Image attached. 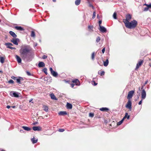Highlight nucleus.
<instances>
[{
  "label": "nucleus",
  "mask_w": 151,
  "mask_h": 151,
  "mask_svg": "<svg viewBox=\"0 0 151 151\" xmlns=\"http://www.w3.org/2000/svg\"><path fill=\"white\" fill-rule=\"evenodd\" d=\"M31 47L28 45H25L22 47L20 53L22 60L25 62H29L33 59L34 54L31 52Z\"/></svg>",
  "instance_id": "obj_1"
},
{
  "label": "nucleus",
  "mask_w": 151,
  "mask_h": 151,
  "mask_svg": "<svg viewBox=\"0 0 151 151\" xmlns=\"http://www.w3.org/2000/svg\"><path fill=\"white\" fill-rule=\"evenodd\" d=\"M137 21L135 20H134L131 22H128L127 23H125L126 27L130 29H134L137 26Z\"/></svg>",
  "instance_id": "obj_2"
},
{
  "label": "nucleus",
  "mask_w": 151,
  "mask_h": 151,
  "mask_svg": "<svg viewBox=\"0 0 151 151\" xmlns=\"http://www.w3.org/2000/svg\"><path fill=\"white\" fill-rule=\"evenodd\" d=\"M125 17L126 19L123 20V22L124 24L125 23H127L129 22L132 18V15L129 14H126Z\"/></svg>",
  "instance_id": "obj_3"
},
{
  "label": "nucleus",
  "mask_w": 151,
  "mask_h": 151,
  "mask_svg": "<svg viewBox=\"0 0 151 151\" xmlns=\"http://www.w3.org/2000/svg\"><path fill=\"white\" fill-rule=\"evenodd\" d=\"M10 95L12 97L18 98L19 97V93L17 92L11 91L10 93Z\"/></svg>",
  "instance_id": "obj_4"
},
{
  "label": "nucleus",
  "mask_w": 151,
  "mask_h": 151,
  "mask_svg": "<svg viewBox=\"0 0 151 151\" xmlns=\"http://www.w3.org/2000/svg\"><path fill=\"white\" fill-rule=\"evenodd\" d=\"M134 93V91L133 90L131 91L128 92L127 98L128 100H130L133 96V95Z\"/></svg>",
  "instance_id": "obj_5"
},
{
  "label": "nucleus",
  "mask_w": 151,
  "mask_h": 151,
  "mask_svg": "<svg viewBox=\"0 0 151 151\" xmlns=\"http://www.w3.org/2000/svg\"><path fill=\"white\" fill-rule=\"evenodd\" d=\"M126 107L129 109L130 111L132 109V103L130 100H128V102L126 105Z\"/></svg>",
  "instance_id": "obj_6"
},
{
  "label": "nucleus",
  "mask_w": 151,
  "mask_h": 151,
  "mask_svg": "<svg viewBox=\"0 0 151 151\" xmlns=\"http://www.w3.org/2000/svg\"><path fill=\"white\" fill-rule=\"evenodd\" d=\"M19 40L18 38H13L12 40H11V42L13 43L15 45H18V42H19Z\"/></svg>",
  "instance_id": "obj_7"
},
{
  "label": "nucleus",
  "mask_w": 151,
  "mask_h": 151,
  "mask_svg": "<svg viewBox=\"0 0 151 151\" xmlns=\"http://www.w3.org/2000/svg\"><path fill=\"white\" fill-rule=\"evenodd\" d=\"M146 96V91L145 89H143L141 92V98L142 99H145Z\"/></svg>",
  "instance_id": "obj_8"
},
{
  "label": "nucleus",
  "mask_w": 151,
  "mask_h": 151,
  "mask_svg": "<svg viewBox=\"0 0 151 151\" xmlns=\"http://www.w3.org/2000/svg\"><path fill=\"white\" fill-rule=\"evenodd\" d=\"M143 62V60H140V61H139L138 63L137 64L135 69H137L139 67L142 65Z\"/></svg>",
  "instance_id": "obj_9"
},
{
  "label": "nucleus",
  "mask_w": 151,
  "mask_h": 151,
  "mask_svg": "<svg viewBox=\"0 0 151 151\" xmlns=\"http://www.w3.org/2000/svg\"><path fill=\"white\" fill-rule=\"evenodd\" d=\"M100 27V28L99 29V30L102 32H106V29L103 26H101Z\"/></svg>",
  "instance_id": "obj_10"
},
{
  "label": "nucleus",
  "mask_w": 151,
  "mask_h": 151,
  "mask_svg": "<svg viewBox=\"0 0 151 151\" xmlns=\"http://www.w3.org/2000/svg\"><path fill=\"white\" fill-rule=\"evenodd\" d=\"M14 28L17 30L21 31L24 30L23 28L21 26H15Z\"/></svg>",
  "instance_id": "obj_11"
},
{
  "label": "nucleus",
  "mask_w": 151,
  "mask_h": 151,
  "mask_svg": "<svg viewBox=\"0 0 151 151\" xmlns=\"http://www.w3.org/2000/svg\"><path fill=\"white\" fill-rule=\"evenodd\" d=\"M15 58L18 63H21L22 60L21 58L19 56L16 55L15 56Z\"/></svg>",
  "instance_id": "obj_12"
},
{
  "label": "nucleus",
  "mask_w": 151,
  "mask_h": 151,
  "mask_svg": "<svg viewBox=\"0 0 151 151\" xmlns=\"http://www.w3.org/2000/svg\"><path fill=\"white\" fill-rule=\"evenodd\" d=\"M32 129L34 131H40L41 130V127H33Z\"/></svg>",
  "instance_id": "obj_13"
},
{
  "label": "nucleus",
  "mask_w": 151,
  "mask_h": 151,
  "mask_svg": "<svg viewBox=\"0 0 151 151\" xmlns=\"http://www.w3.org/2000/svg\"><path fill=\"white\" fill-rule=\"evenodd\" d=\"M38 66L40 68L44 67L45 66V64L44 62H40L39 63Z\"/></svg>",
  "instance_id": "obj_14"
},
{
  "label": "nucleus",
  "mask_w": 151,
  "mask_h": 151,
  "mask_svg": "<svg viewBox=\"0 0 151 151\" xmlns=\"http://www.w3.org/2000/svg\"><path fill=\"white\" fill-rule=\"evenodd\" d=\"M9 33L14 38H16L17 37V35L15 34V33L12 31H9Z\"/></svg>",
  "instance_id": "obj_15"
},
{
  "label": "nucleus",
  "mask_w": 151,
  "mask_h": 151,
  "mask_svg": "<svg viewBox=\"0 0 151 151\" xmlns=\"http://www.w3.org/2000/svg\"><path fill=\"white\" fill-rule=\"evenodd\" d=\"M23 78L21 77H19L18 78H17L16 79L17 82L19 84H21L20 81H23Z\"/></svg>",
  "instance_id": "obj_16"
},
{
  "label": "nucleus",
  "mask_w": 151,
  "mask_h": 151,
  "mask_svg": "<svg viewBox=\"0 0 151 151\" xmlns=\"http://www.w3.org/2000/svg\"><path fill=\"white\" fill-rule=\"evenodd\" d=\"M5 45H6L7 46V47L8 48H10V47H11V46H12L13 45L12 44L10 43H6L5 44Z\"/></svg>",
  "instance_id": "obj_17"
},
{
  "label": "nucleus",
  "mask_w": 151,
  "mask_h": 151,
  "mask_svg": "<svg viewBox=\"0 0 151 151\" xmlns=\"http://www.w3.org/2000/svg\"><path fill=\"white\" fill-rule=\"evenodd\" d=\"M67 108L68 109H71L72 108V104L69 103H67Z\"/></svg>",
  "instance_id": "obj_18"
},
{
  "label": "nucleus",
  "mask_w": 151,
  "mask_h": 151,
  "mask_svg": "<svg viewBox=\"0 0 151 151\" xmlns=\"http://www.w3.org/2000/svg\"><path fill=\"white\" fill-rule=\"evenodd\" d=\"M51 74L54 77H56L58 76V73L56 72L53 71L51 73Z\"/></svg>",
  "instance_id": "obj_19"
},
{
  "label": "nucleus",
  "mask_w": 151,
  "mask_h": 151,
  "mask_svg": "<svg viewBox=\"0 0 151 151\" xmlns=\"http://www.w3.org/2000/svg\"><path fill=\"white\" fill-rule=\"evenodd\" d=\"M50 97L51 99L55 100H57V98L55 97V95L53 93H51L50 94Z\"/></svg>",
  "instance_id": "obj_20"
},
{
  "label": "nucleus",
  "mask_w": 151,
  "mask_h": 151,
  "mask_svg": "<svg viewBox=\"0 0 151 151\" xmlns=\"http://www.w3.org/2000/svg\"><path fill=\"white\" fill-rule=\"evenodd\" d=\"M22 128L24 130L27 131H30L31 129V128L26 126H22Z\"/></svg>",
  "instance_id": "obj_21"
},
{
  "label": "nucleus",
  "mask_w": 151,
  "mask_h": 151,
  "mask_svg": "<svg viewBox=\"0 0 151 151\" xmlns=\"http://www.w3.org/2000/svg\"><path fill=\"white\" fill-rule=\"evenodd\" d=\"M59 114L61 115H63L67 114V113L66 111H61L59 113Z\"/></svg>",
  "instance_id": "obj_22"
},
{
  "label": "nucleus",
  "mask_w": 151,
  "mask_h": 151,
  "mask_svg": "<svg viewBox=\"0 0 151 151\" xmlns=\"http://www.w3.org/2000/svg\"><path fill=\"white\" fill-rule=\"evenodd\" d=\"M100 110L102 111H106L109 110V109L106 107H102L100 109Z\"/></svg>",
  "instance_id": "obj_23"
},
{
  "label": "nucleus",
  "mask_w": 151,
  "mask_h": 151,
  "mask_svg": "<svg viewBox=\"0 0 151 151\" xmlns=\"http://www.w3.org/2000/svg\"><path fill=\"white\" fill-rule=\"evenodd\" d=\"M81 2V0H76L75 1V4L76 5L78 6L79 5Z\"/></svg>",
  "instance_id": "obj_24"
},
{
  "label": "nucleus",
  "mask_w": 151,
  "mask_h": 151,
  "mask_svg": "<svg viewBox=\"0 0 151 151\" xmlns=\"http://www.w3.org/2000/svg\"><path fill=\"white\" fill-rule=\"evenodd\" d=\"M109 63V60L108 59H107L104 62V65L105 66H107Z\"/></svg>",
  "instance_id": "obj_25"
},
{
  "label": "nucleus",
  "mask_w": 151,
  "mask_h": 151,
  "mask_svg": "<svg viewBox=\"0 0 151 151\" xmlns=\"http://www.w3.org/2000/svg\"><path fill=\"white\" fill-rule=\"evenodd\" d=\"M43 108L44 110L46 112H47L48 111V107L47 106H43Z\"/></svg>",
  "instance_id": "obj_26"
},
{
  "label": "nucleus",
  "mask_w": 151,
  "mask_h": 151,
  "mask_svg": "<svg viewBox=\"0 0 151 151\" xmlns=\"http://www.w3.org/2000/svg\"><path fill=\"white\" fill-rule=\"evenodd\" d=\"M105 72L104 71H99L98 72L99 74L101 76H103L104 75Z\"/></svg>",
  "instance_id": "obj_27"
},
{
  "label": "nucleus",
  "mask_w": 151,
  "mask_h": 151,
  "mask_svg": "<svg viewBox=\"0 0 151 151\" xmlns=\"http://www.w3.org/2000/svg\"><path fill=\"white\" fill-rule=\"evenodd\" d=\"M31 141L32 142L33 144L35 143H37V142L38 140L37 139H36L35 140L34 139V137L33 138H32L31 139Z\"/></svg>",
  "instance_id": "obj_28"
},
{
  "label": "nucleus",
  "mask_w": 151,
  "mask_h": 151,
  "mask_svg": "<svg viewBox=\"0 0 151 151\" xmlns=\"http://www.w3.org/2000/svg\"><path fill=\"white\" fill-rule=\"evenodd\" d=\"M4 58L3 57H0V61L1 63H3L4 62Z\"/></svg>",
  "instance_id": "obj_29"
},
{
  "label": "nucleus",
  "mask_w": 151,
  "mask_h": 151,
  "mask_svg": "<svg viewBox=\"0 0 151 151\" xmlns=\"http://www.w3.org/2000/svg\"><path fill=\"white\" fill-rule=\"evenodd\" d=\"M129 116L128 115V114L127 113H126L125 114V115L124 117L123 118L124 119L126 118H127L128 119H129Z\"/></svg>",
  "instance_id": "obj_30"
},
{
  "label": "nucleus",
  "mask_w": 151,
  "mask_h": 151,
  "mask_svg": "<svg viewBox=\"0 0 151 151\" xmlns=\"http://www.w3.org/2000/svg\"><path fill=\"white\" fill-rule=\"evenodd\" d=\"M43 71L45 73V74H47V69L46 68H45L43 69Z\"/></svg>",
  "instance_id": "obj_31"
},
{
  "label": "nucleus",
  "mask_w": 151,
  "mask_h": 151,
  "mask_svg": "<svg viewBox=\"0 0 151 151\" xmlns=\"http://www.w3.org/2000/svg\"><path fill=\"white\" fill-rule=\"evenodd\" d=\"M73 82L77 84L78 83H79V80L77 79H76L73 81Z\"/></svg>",
  "instance_id": "obj_32"
},
{
  "label": "nucleus",
  "mask_w": 151,
  "mask_h": 151,
  "mask_svg": "<svg viewBox=\"0 0 151 151\" xmlns=\"http://www.w3.org/2000/svg\"><path fill=\"white\" fill-rule=\"evenodd\" d=\"M124 120V118H123L121 120L119 121L117 123V124L118 125H120L122 123Z\"/></svg>",
  "instance_id": "obj_33"
},
{
  "label": "nucleus",
  "mask_w": 151,
  "mask_h": 151,
  "mask_svg": "<svg viewBox=\"0 0 151 151\" xmlns=\"http://www.w3.org/2000/svg\"><path fill=\"white\" fill-rule=\"evenodd\" d=\"M94 57H95V52H93L91 55V59H92L93 60L94 59Z\"/></svg>",
  "instance_id": "obj_34"
},
{
  "label": "nucleus",
  "mask_w": 151,
  "mask_h": 151,
  "mask_svg": "<svg viewBox=\"0 0 151 151\" xmlns=\"http://www.w3.org/2000/svg\"><path fill=\"white\" fill-rule=\"evenodd\" d=\"M31 36L32 37H35V32L33 31H32L31 32Z\"/></svg>",
  "instance_id": "obj_35"
},
{
  "label": "nucleus",
  "mask_w": 151,
  "mask_h": 151,
  "mask_svg": "<svg viewBox=\"0 0 151 151\" xmlns=\"http://www.w3.org/2000/svg\"><path fill=\"white\" fill-rule=\"evenodd\" d=\"M113 17L115 19H117L116 17V12H114L113 15Z\"/></svg>",
  "instance_id": "obj_36"
},
{
  "label": "nucleus",
  "mask_w": 151,
  "mask_h": 151,
  "mask_svg": "<svg viewBox=\"0 0 151 151\" xmlns=\"http://www.w3.org/2000/svg\"><path fill=\"white\" fill-rule=\"evenodd\" d=\"M149 9V8L148 6V5H147V6L146 7H145L144 8V9L143 10V11H147Z\"/></svg>",
  "instance_id": "obj_37"
},
{
  "label": "nucleus",
  "mask_w": 151,
  "mask_h": 151,
  "mask_svg": "<svg viewBox=\"0 0 151 151\" xmlns=\"http://www.w3.org/2000/svg\"><path fill=\"white\" fill-rule=\"evenodd\" d=\"M100 40V38L99 37H97L96 40V41L98 42H99Z\"/></svg>",
  "instance_id": "obj_38"
},
{
  "label": "nucleus",
  "mask_w": 151,
  "mask_h": 151,
  "mask_svg": "<svg viewBox=\"0 0 151 151\" xmlns=\"http://www.w3.org/2000/svg\"><path fill=\"white\" fill-rule=\"evenodd\" d=\"M93 27L92 26H90V25H89L88 26V29L91 30H92V31H93Z\"/></svg>",
  "instance_id": "obj_39"
},
{
  "label": "nucleus",
  "mask_w": 151,
  "mask_h": 151,
  "mask_svg": "<svg viewBox=\"0 0 151 151\" xmlns=\"http://www.w3.org/2000/svg\"><path fill=\"white\" fill-rule=\"evenodd\" d=\"M94 116V114L93 113H90L89 114V116L91 117H93Z\"/></svg>",
  "instance_id": "obj_40"
},
{
  "label": "nucleus",
  "mask_w": 151,
  "mask_h": 151,
  "mask_svg": "<svg viewBox=\"0 0 151 151\" xmlns=\"http://www.w3.org/2000/svg\"><path fill=\"white\" fill-rule=\"evenodd\" d=\"M26 73L27 75L28 76H33V75L31 73H30L29 72V71H27Z\"/></svg>",
  "instance_id": "obj_41"
},
{
  "label": "nucleus",
  "mask_w": 151,
  "mask_h": 151,
  "mask_svg": "<svg viewBox=\"0 0 151 151\" xmlns=\"http://www.w3.org/2000/svg\"><path fill=\"white\" fill-rule=\"evenodd\" d=\"M96 12L94 11L93 12V16H92V18L93 19H94L95 17H96Z\"/></svg>",
  "instance_id": "obj_42"
},
{
  "label": "nucleus",
  "mask_w": 151,
  "mask_h": 151,
  "mask_svg": "<svg viewBox=\"0 0 151 151\" xmlns=\"http://www.w3.org/2000/svg\"><path fill=\"white\" fill-rule=\"evenodd\" d=\"M8 83H13L14 82L12 80L10 79L8 81Z\"/></svg>",
  "instance_id": "obj_43"
},
{
  "label": "nucleus",
  "mask_w": 151,
  "mask_h": 151,
  "mask_svg": "<svg viewBox=\"0 0 151 151\" xmlns=\"http://www.w3.org/2000/svg\"><path fill=\"white\" fill-rule=\"evenodd\" d=\"M64 129H59L58 130L59 132H63L64 131Z\"/></svg>",
  "instance_id": "obj_44"
},
{
  "label": "nucleus",
  "mask_w": 151,
  "mask_h": 151,
  "mask_svg": "<svg viewBox=\"0 0 151 151\" xmlns=\"http://www.w3.org/2000/svg\"><path fill=\"white\" fill-rule=\"evenodd\" d=\"M11 78L13 79L14 80H16V79H17V77H15L14 76H12V77H11Z\"/></svg>",
  "instance_id": "obj_45"
},
{
  "label": "nucleus",
  "mask_w": 151,
  "mask_h": 151,
  "mask_svg": "<svg viewBox=\"0 0 151 151\" xmlns=\"http://www.w3.org/2000/svg\"><path fill=\"white\" fill-rule=\"evenodd\" d=\"M89 6L90 7H91L93 9H94V7L92 4H90Z\"/></svg>",
  "instance_id": "obj_46"
},
{
  "label": "nucleus",
  "mask_w": 151,
  "mask_h": 151,
  "mask_svg": "<svg viewBox=\"0 0 151 151\" xmlns=\"http://www.w3.org/2000/svg\"><path fill=\"white\" fill-rule=\"evenodd\" d=\"M101 23H102V21L101 20H99V27L101 26Z\"/></svg>",
  "instance_id": "obj_47"
},
{
  "label": "nucleus",
  "mask_w": 151,
  "mask_h": 151,
  "mask_svg": "<svg viewBox=\"0 0 151 151\" xmlns=\"http://www.w3.org/2000/svg\"><path fill=\"white\" fill-rule=\"evenodd\" d=\"M105 47H104L102 50V52L104 54V53L105 51Z\"/></svg>",
  "instance_id": "obj_48"
},
{
  "label": "nucleus",
  "mask_w": 151,
  "mask_h": 151,
  "mask_svg": "<svg viewBox=\"0 0 151 151\" xmlns=\"http://www.w3.org/2000/svg\"><path fill=\"white\" fill-rule=\"evenodd\" d=\"M47 56L45 55H44L43 56H42V58L43 59H46V58H47Z\"/></svg>",
  "instance_id": "obj_49"
},
{
  "label": "nucleus",
  "mask_w": 151,
  "mask_h": 151,
  "mask_svg": "<svg viewBox=\"0 0 151 151\" xmlns=\"http://www.w3.org/2000/svg\"><path fill=\"white\" fill-rule=\"evenodd\" d=\"M50 71L51 73L54 70H53L52 68V67L50 68Z\"/></svg>",
  "instance_id": "obj_50"
},
{
  "label": "nucleus",
  "mask_w": 151,
  "mask_h": 151,
  "mask_svg": "<svg viewBox=\"0 0 151 151\" xmlns=\"http://www.w3.org/2000/svg\"><path fill=\"white\" fill-rule=\"evenodd\" d=\"M143 99H142L140 101H139V102L138 103V104L139 105H141V104H142V100Z\"/></svg>",
  "instance_id": "obj_51"
},
{
  "label": "nucleus",
  "mask_w": 151,
  "mask_h": 151,
  "mask_svg": "<svg viewBox=\"0 0 151 151\" xmlns=\"http://www.w3.org/2000/svg\"><path fill=\"white\" fill-rule=\"evenodd\" d=\"M97 18L98 19H100V17L99 16V14H97Z\"/></svg>",
  "instance_id": "obj_52"
},
{
  "label": "nucleus",
  "mask_w": 151,
  "mask_h": 151,
  "mask_svg": "<svg viewBox=\"0 0 151 151\" xmlns=\"http://www.w3.org/2000/svg\"><path fill=\"white\" fill-rule=\"evenodd\" d=\"M71 86L73 88L75 86V84L74 83H72L71 84Z\"/></svg>",
  "instance_id": "obj_53"
},
{
  "label": "nucleus",
  "mask_w": 151,
  "mask_h": 151,
  "mask_svg": "<svg viewBox=\"0 0 151 151\" xmlns=\"http://www.w3.org/2000/svg\"><path fill=\"white\" fill-rule=\"evenodd\" d=\"M10 49L12 50V49H15L16 48L15 47H11L10 48Z\"/></svg>",
  "instance_id": "obj_54"
},
{
  "label": "nucleus",
  "mask_w": 151,
  "mask_h": 151,
  "mask_svg": "<svg viewBox=\"0 0 151 151\" xmlns=\"http://www.w3.org/2000/svg\"><path fill=\"white\" fill-rule=\"evenodd\" d=\"M148 82V81H146L144 83V86Z\"/></svg>",
  "instance_id": "obj_55"
},
{
  "label": "nucleus",
  "mask_w": 151,
  "mask_h": 151,
  "mask_svg": "<svg viewBox=\"0 0 151 151\" xmlns=\"http://www.w3.org/2000/svg\"><path fill=\"white\" fill-rule=\"evenodd\" d=\"M38 122H35L33 124V125H35V124H37Z\"/></svg>",
  "instance_id": "obj_56"
},
{
  "label": "nucleus",
  "mask_w": 151,
  "mask_h": 151,
  "mask_svg": "<svg viewBox=\"0 0 151 151\" xmlns=\"http://www.w3.org/2000/svg\"><path fill=\"white\" fill-rule=\"evenodd\" d=\"M93 81L94 82V86H96L97 84V83H96L95 81Z\"/></svg>",
  "instance_id": "obj_57"
},
{
  "label": "nucleus",
  "mask_w": 151,
  "mask_h": 151,
  "mask_svg": "<svg viewBox=\"0 0 151 151\" xmlns=\"http://www.w3.org/2000/svg\"><path fill=\"white\" fill-rule=\"evenodd\" d=\"M148 6H149V8H151V4H149V5H148Z\"/></svg>",
  "instance_id": "obj_58"
},
{
  "label": "nucleus",
  "mask_w": 151,
  "mask_h": 151,
  "mask_svg": "<svg viewBox=\"0 0 151 151\" xmlns=\"http://www.w3.org/2000/svg\"><path fill=\"white\" fill-rule=\"evenodd\" d=\"M10 107L11 106H6L7 108L8 109H9Z\"/></svg>",
  "instance_id": "obj_59"
},
{
  "label": "nucleus",
  "mask_w": 151,
  "mask_h": 151,
  "mask_svg": "<svg viewBox=\"0 0 151 151\" xmlns=\"http://www.w3.org/2000/svg\"><path fill=\"white\" fill-rule=\"evenodd\" d=\"M20 132H23V130H22V129H21V130H20Z\"/></svg>",
  "instance_id": "obj_60"
},
{
  "label": "nucleus",
  "mask_w": 151,
  "mask_h": 151,
  "mask_svg": "<svg viewBox=\"0 0 151 151\" xmlns=\"http://www.w3.org/2000/svg\"><path fill=\"white\" fill-rule=\"evenodd\" d=\"M32 99H31L29 101V102H31L32 101Z\"/></svg>",
  "instance_id": "obj_61"
},
{
  "label": "nucleus",
  "mask_w": 151,
  "mask_h": 151,
  "mask_svg": "<svg viewBox=\"0 0 151 151\" xmlns=\"http://www.w3.org/2000/svg\"><path fill=\"white\" fill-rule=\"evenodd\" d=\"M144 86H142V87H141V89H143V88H144Z\"/></svg>",
  "instance_id": "obj_62"
},
{
  "label": "nucleus",
  "mask_w": 151,
  "mask_h": 151,
  "mask_svg": "<svg viewBox=\"0 0 151 151\" xmlns=\"http://www.w3.org/2000/svg\"><path fill=\"white\" fill-rule=\"evenodd\" d=\"M147 5H149L148 4H144V5H146L147 6Z\"/></svg>",
  "instance_id": "obj_63"
},
{
  "label": "nucleus",
  "mask_w": 151,
  "mask_h": 151,
  "mask_svg": "<svg viewBox=\"0 0 151 151\" xmlns=\"http://www.w3.org/2000/svg\"><path fill=\"white\" fill-rule=\"evenodd\" d=\"M3 73V72H2V71H1V70H0V73Z\"/></svg>",
  "instance_id": "obj_64"
}]
</instances>
